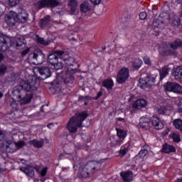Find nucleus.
Wrapping results in <instances>:
<instances>
[{
    "mask_svg": "<svg viewBox=\"0 0 182 182\" xmlns=\"http://www.w3.org/2000/svg\"><path fill=\"white\" fill-rule=\"evenodd\" d=\"M69 6H70L71 14H75L77 12V1L75 0H70L68 2Z\"/></svg>",
    "mask_w": 182,
    "mask_h": 182,
    "instance_id": "393cba45",
    "label": "nucleus"
},
{
    "mask_svg": "<svg viewBox=\"0 0 182 182\" xmlns=\"http://www.w3.org/2000/svg\"><path fill=\"white\" fill-rule=\"evenodd\" d=\"M168 72H170V68H168V67H167V66L164 67L159 71L161 80L164 79V77H166L167 76V75H168Z\"/></svg>",
    "mask_w": 182,
    "mask_h": 182,
    "instance_id": "c85d7f7f",
    "label": "nucleus"
},
{
    "mask_svg": "<svg viewBox=\"0 0 182 182\" xmlns=\"http://www.w3.org/2000/svg\"><path fill=\"white\" fill-rule=\"evenodd\" d=\"M53 68L55 69V70H59L63 68V64H62L61 62L57 61L55 64L53 65Z\"/></svg>",
    "mask_w": 182,
    "mask_h": 182,
    "instance_id": "4c0bfd02",
    "label": "nucleus"
},
{
    "mask_svg": "<svg viewBox=\"0 0 182 182\" xmlns=\"http://www.w3.org/2000/svg\"><path fill=\"white\" fill-rule=\"evenodd\" d=\"M43 107H45V105L42 106L41 108V112H43Z\"/></svg>",
    "mask_w": 182,
    "mask_h": 182,
    "instance_id": "052dcab7",
    "label": "nucleus"
},
{
    "mask_svg": "<svg viewBox=\"0 0 182 182\" xmlns=\"http://www.w3.org/2000/svg\"><path fill=\"white\" fill-rule=\"evenodd\" d=\"M29 60L33 65H42L45 62V55L42 51H38L29 55Z\"/></svg>",
    "mask_w": 182,
    "mask_h": 182,
    "instance_id": "0eeeda50",
    "label": "nucleus"
},
{
    "mask_svg": "<svg viewBox=\"0 0 182 182\" xmlns=\"http://www.w3.org/2000/svg\"><path fill=\"white\" fill-rule=\"evenodd\" d=\"M4 60V55L0 53V62H2Z\"/></svg>",
    "mask_w": 182,
    "mask_h": 182,
    "instance_id": "5fc2aeb1",
    "label": "nucleus"
},
{
    "mask_svg": "<svg viewBox=\"0 0 182 182\" xmlns=\"http://www.w3.org/2000/svg\"><path fill=\"white\" fill-rule=\"evenodd\" d=\"M37 43L40 45H43L44 46H48V45H50V40H45V38L38 36L36 39Z\"/></svg>",
    "mask_w": 182,
    "mask_h": 182,
    "instance_id": "cd10ccee",
    "label": "nucleus"
},
{
    "mask_svg": "<svg viewBox=\"0 0 182 182\" xmlns=\"http://www.w3.org/2000/svg\"><path fill=\"white\" fill-rule=\"evenodd\" d=\"M38 72H39L43 80H45L46 79H48V77H50V76H52L50 68L48 67H41L38 68Z\"/></svg>",
    "mask_w": 182,
    "mask_h": 182,
    "instance_id": "4468645a",
    "label": "nucleus"
},
{
    "mask_svg": "<svg viewBox=\"0 0 182 182\" xmlns=\"http://www.w3.org/2000/svg\"><path fill=\"white\" fill-rule=\"evenodd\" d=\"M58 52H62V51H55L53 54H50L48 55V62L50 65H53L55 63H58V59H62V56H59V54Z\"/></svg>",
    "mask_w": 182,
    "mask_h": 182,
    "instance_id": "a211bd4d",
    "label": "nucleus"
},
{
    "mask_svg": "<svg viewBox=\"0 0 182 182\" xmlns=\"http://www.w3.org/2000/svg\"><path fill=\"white\" fill-rule=\"evenodd\" d=\"M21 2V0H7L9 6H16Z\"/></svg>",
    "mask_w": 182,
    "mask_h": 182,
    "instance_id": "e433bc0d",
    "label": "nucleus"
},
{
    "mask_svg": "<svg viewBox=\"0 0 182 182\" xmlns=\"http://www.w3.org/2000/svg\"><path fill=\"white\" fill-rule=\"evenodd\" d=\"M88 116L89 114H87V111H84L79 114H76L75 116L69 119L66 129L70 133H77V129L86 127V125L83 124V122H85V119Z\"/></svg>",
    "mask_w": 182,
    "mask_h": 182,
    "instance_id": "f03ea898",
    "label": "nucleus"
},
{
    "mask_svg": "<svg viewBox=\"0 0 182 182\" xmlns=\"http://www.w3.org/2000/svg\"><path fill=\"white\" fill-rule=\"evenodd\" d=\"M85 106H86V105H87V102H85Z\"/></svg>",
    "mask_w": 182,
    "mask_h": 182,
    "instance_id": "0e129e2a",
    "label": "nucleus"
},
{
    "mask_svg": "<svg viewBox=\"0 0 182 182\" xmlns=\"http://www.w3.org/2000/svg\"><path fill=\"white\" fill-rule=\"evenodd\" d=\"M139 18L141 21H144V19H146L147 18V13L146 12H141L139 14Z\"/></svg>",
    "mask_w": 182,
    "mask_h": 182,
    "instance_id": "37998d69",
    "label": "nucleus"
},
{
    "mask_svg": "<svg viewBox=\"0 0 182 182\" xmlns=\"http://www.w3.org/2000/svg\"><path fill=\"white\" fill-rule=\"evenodd\" d=\"M71 158H72V160H73L74 161V164H75L74 166H79L80 164V158L76 156L75 154H71Z\"/></svg>",
    "mask_w": 182,
    "mask_h": 182,
    "instance_id": "c9c22d12",
    "label": "nucleus"
},
{
    "mask_svg": "<svg viewBox=\"0 0 182 182\" xmlns=\"http://www.w3.org/2000/svg\"><path fill=\"white\" fill-rule=\"evenodd\" d=\"M8 72V66L5 64L0 65V76H4Z\"/></svg>",
    "mask_w": 182,
    "mask_h": 182,
    "instance_id": "f704fd0d",
    "label": "nucleus"
},
{
    "mask_svg": "<svg viewBox=\"0 0 182 182\" xmlns=\"http://www.w3.org/2000/svg\"><path fill=\"white\" fill-rule=\"evenodd\" d=\"M102 92H99L97 94V97H95V100H97V99H99V97H100V96H102Z\"/></svg>",
    "mask_w": 182,
    "mask_h": 182,
    "instance_id": "603ef678",
    "label": "nucleus"
},
{
    "mask_svg": "<svg viewBox=\"0 0 182 182\" xmlns=\"http://www.w3.org/2000/svg\"><path fill=\"white\" fill-rule=\"evenodd\" d=\"M180 48H182V41L180 39H176L171 43H168L166 44L165 47L160 50L164 53V55H174V50H176V49H180Z\"/></svg>",
    "mask_w": 182,
    "mask_h": 182,
    "instance_id": "20e7f679",
    "label": "nucleus"
},
{
    "mask_svg": "<svg viewBox=\"0 0 182 182\" xmlns=\"http://www.w3.org/2000/svg\"><path fill=\"white\" fill-rule=\"evenodd\" d=\"M39 87V82L34 76H29L26 80H22L19 85L14 87L12 92L13 98L21 102V105L31 103L33 92Z\"/></svg>",
    "mask_w": 182,
    "mask_h": 182,
    "instance_id": "f257e3e1",
    "label": "nucleus"
},
{
    "mask_svg": "<svg viewBox=\"0 0 182 182\" xmlns=\"http://www.w3.org/2000/svg\"><path fill=\"white\" fill-rule=\"evenodd\" d=\"M130 77L129 70L127 68H122L118 73L117 76V82L118 83H124Z\"/></svg>",
    "mask_w": 182,
    "mask_h": 182,
    "instance_id": "1a4fd4ad",
    "label": "nucleus"
},
{
    "mask_svg": "<svg viewBox=\"0 0 182 182\" xmlns=\"http://www.w3.org/2000/svg\"><path fill=\"white\" fill-rule=\"evenodd\" d=\"M21 171L24 173L28 177H33L35 176V171L31 166L21 167L20 168Z\"/></svg>",
    "mask_w": 182,
    "mask_h": 182,
    "instance_id": "4be33fe9",
    "label": "nucleus"
},
{
    "mask_svg": "<svg viewBox=\"0 0 182 182\" xmlns=\"http://www.w3.org/2000/svg\"><path fill=\"white\" fill-rule=\"evenodd\" d=\"M151 120L152 126L156 129V130H161L162 129H164V123H163V121L160 117H159V116L154 115Z\"/></svg>",
    "mask_w": 182,
    "mask_h": 182,
    "instance_id": "ddd939ff",
    "label": "nucleus"
},
{
    "mask_svg": "<svg viewBox=\"0 0 182 182\" xmlns=\"http://www.w3.org/2000/svg\"><path fill=\"white\" fill-rule=\"evenodd\" d=\"M5 12V9L2 8V6H0V16H2Z\"/></svg>",
    "mask_w": 182,
    "mask_h": 182,
    "instance_id": "8fccbe9b",
    "label": "nucleus"
},
{
    "mask_svg": "<svg viewBox=\"0 0 182 182\" xmlns=\"http://www.w3.org/2000/svg\"><path fill=\"white\" fill-rule=\"evenodd\" d=\"M156 82L154 77H146L145 78H140L139 80V86L141 89H146V87L150 89L151 86H154Z\"/></svg>",
    "mask_w": 182,
    "mask_h": 182,
    "instance_id": "6e6552de",
    "label": "nucleus"
},
{
    "mask_svg": "<svg viewBox=\"0 0 182 182\" xmlns=\"http://www.w3.org/2000/svg\"><path fill=\"white\" fill-rule=\"evenodd\" d=\"M147 153H149V151H147V149H142L139 151V153L138 154L139 157H146V156H147Z\"/></svg>",
    "mask_w": 182,
    "mask_h": 182,
    "instance_id": "ea45409f",
    "label": "nucleus"
},
{
    "mask_svg": "<svg viewBox=\"0 0 182 182\" xmlns=\"http://www.w3.org/2000/svg\"><path fill=\"white\" fill-rule=\"evenodd\" d=\"M106 49V48H105L103 50H105Z\"/></svg>",
    "mask_w": 182,
    "mask_h": 182,
    "instance_id": "69168bd1",
    "label": "nucleus"
},
{
    "mask_svg": "<svg viewBox=\"0 0 182 182\" xmlns=\"http://www.w3.org/2000/svg\"><path fill=\"white\" fill-rule=\"evenodd\" d=\"M18 21L19 20L16 12L10 11L9 14L5 16V22L9 25V26H14Z\"/></svg>",
    "mask_w": 182,
    "mask_h": 182,
    "instance_id": "9d476101",
    "label": "nucleus"
},
{
    "mask_svg": "<svg viewBox=\"0 0 182 182\" xmlns=\"http://www.w3.org/2000/svg\"><path fill=\"white\" fill-rule=\"evenodd\" d=\"M38 173V177H40L41 181L43 182L46 180L45 178V176H46V173H48V167H45L42 168L41 166H38V170H37Z\"/></svg>",
    "mask_w": 182,
    "mask_h": 182,
    "instance_id": "5701e85b",
    "label": "nucleus"
},
{
    "mask_svg": "<svg viewBox=\"0 0 182 182\" xmlns=\"http://www.w3.org/2000/svg\"><path fill=\"white\" fill-rule=\"evenodd\" d=\"M164 89L166 92L182 95V87L177 82H168L164 85Z\"/></svg>",
    "mask_w": 182,
    "mask_h": 182,
    "instance_id": "39448f33",
    "label": "nucleus"
},
{
    "mask_svg": "<svg viewBox=\"0 0 182 182\" xmlns=\"http://www.w3.org/2000/svg\"><path fill=\"white\" fill-rule=\"evenodd\" d=\"M117 130V135L119 139H122V140H124L126 136H127V134L124 130L120 129H116Z\"/></svg>",
    "mask_w": 182,
    "mask_h": 182,
    "instance_id": "2f4dec72",
    "label": "nucleus"
},
{
    "mask_svg": "<svg viewBox=\"0 0 182 182\" xmlns=\"http://www.w3.org/2000/svg\"><path fill=\"white\" fill-rule=\"evenodd\" d=\"M9 42L11 45H15L16 48H21L25 45V39L23 38H9L5 35L0 34V52H5L9 49Z\"/></svg>",
    "mask_w": 182,
    "mask_h": 182,
    "instance_id": "7ed1b4c3",
    "label": "nucleus"
},
{
    "mask_svg": "<svg viewBox=\"0 0 182 182\" xmlns=\"http://www.w3.org/2000/svg\"><path fill=\"white\" fill-rule=\"evenodd\" d=\"M181 18H182V11H181Z\"/></svg>",
    "mask_w": 182,
    "mask_h": 182,
    "instance_id": "e2e57ef3",
    "label": "nucleus"
},
{
    "mask_svg": "<svg viewBox=\"0 0 182 182\" xmlns=\"http://www.w3.org/2000/svg\"><path fill=\"white\" fill-rule=\"evenodd\" d=\"M39 26L43 29H49L52 26V23H50V16H47L42 18L39 22Z\"/></svg>",
    "mask_w": 182,
    "mask_h": 182,
    "instance_id": "dca6fc26",
    "label": "nucleus"
},
{
    "mask_svg": "<svg viewBox=\"0 0 182 182\" xmlns=\"http://www.w3.org/2000/svg\"><path fill=\"white\" fill-rule=\"evenodd\" d=\"M58 56H61V59L63 60L67 66H73L75 65V58L69 56V54L62 51L58 52Z\"/></svg>",
    "mask_w": 182,
    "mask_h": 182,
    "instance_id": "f8f14e48",
    "label": "nucleus"
},
{
    "mask_svg": "<svg viewBox=\"0 0 182 182\" xmlns=\"http://www.w3.org/2000/svg\"><path fill=\"white\" fill-rule=\"evenodd\" d=\"M172 137H173V140L175 143H179V141H181L180 134H178L177 133H173L172 135Z\"/></svg>",
    "mask_w": 182,
    "mask_h": 182,
    "instance_id": "58836bf2",
    "label": "nucleus"
},
{
    "mask_svg": "<svg viewBox=\"0 0 182 182\" xmlns=\"http://www.w3.org/2000/svg\"><path fill=\"white\" fill-rule=\"evenodd\" d=\"M120 176L125 182H132L133 180V172L132 171H122L120 173Z\"/></svg>",
    "mask_w": 182,
    "mask_h": 182,
    "instance_id": "aec40b11",
    "label": "nucleus"
},
{
    "mask_svg": "<svg viewBox=\"0 0 182 182\" xmlns=\"http://www.w3.org/2000/svg\"><path fill=\"white\" fill-rule=\"evenodd\" d=\"M80 174L81 177H82V178H86L89 177L90 172L87 169H86L85 167H84L83 168H80Z\"/></svg>",
    "mask_w": 182,
    "mask_h": 182,
    "instance_id": "7c9ffc66",
    "label": "nucleus"
},
{
    "mask_svg": "<svg viewBox=\"0 0 182 182\" xmlns=\"http://www.w3.org/2000/svg\"><path fill=\"white\" fill-rule=\"evenodd\" d=\"M128 151L129 149L127 148L121 149V150L119 151V154L121 156H124Z\"/></svg>",
    "mask_w": 182,
    "mask_h": 182,
    "instance_id": "c03bdc74",
    "label": "nucleus"
},
{
    "mask_svg": "<svg viewBox=\"0 0 182 182\" xmlns=\"http://www.w3.org/2000/svg\"><path fill=\"white\" fill-rule=\"evenodd\" d=\"M176 4L182 5V0H176Z\"/></svg>",
    "mask_w": 182,
    "mask_h": 182,
    "instance_id": "4d7b16f0",
    "label": "nucleus"
},
{
    "mask_svg": "<svg viewBox=\"0 0 182 182\" xmlns=\"http://www.w3.org/2000/svg\"><path fill=\"white\" fill-rule=\"evenodd\" d=\"M47 127H48V129H51V127H53V124H48Z\"/></svg>",
    "mask_w": 182,
    "mask_h": 182,
    "instance_id": "6e6d98bb",
    "label": "nucleus"
},
{
    "mask_svg": "<svg viewBox=\"0 0 182 182\" xmlns=\"http://www.w3.org/2000/svg\"><path fill=\"white\" fill-rule=\"evenodd\" d=\"M163 153H174L176 148L173 145L165 144L162 148Z\"/></svg>",
    "mask_w": 182,
    "mask_h": 182,
    "instance_id": "a878e982",
    "label": "nucleus"
},
{
    "mask_svg": "<svg viewBox=\"0 0 182 182\" xmlns=\"http://www.w3.org/2000/svg\"><path fill=\"white\" fill-rule=\"evenodd\" d=\"M139 126L142 129H149L150 127V118L147 116L141 117L139 119Z\"/></svg>",
    "mask_w": 182,
    "mask_h": 182,
    "instance_id": "412c9836",
    "label": "nucleus"
},
{
    "mask_svg": "<svg viewBox=\"0 0 182 182\" xmlns=\"http://www.w3.org/2000/svg\"><path fill=\"white\" fill-rule=\"evenodd\" d=\"M169 132H170V129H167L166 130V132H162V135H163V136H167V134H168Z\"/></svg>",
    "mask_w": 182,
    "mask_h": 182,
    "instance_id": "3c124183",
    "label": "nucleus"
},
{
    "mask_svg": "<svg viewBox=\"0 0 182 182\" xmlns=\"http://www.w3.org/2000/svg\"><path fill=\"white\" fill-rule=\"evenodd\" d=\"M103 87H106L107 90H112L113 89V86H114V82H113V80L107 79L102 82Z\"/></svg>",
    "mask_w": 182,
    "mask_h": 182,
    "instance_id": "b1692460",
    "label": "nucleus"
},
{
    "mask_svg": "<svg viewBox=\"0 0 182 182\" xmlns=\"http://www.w3.org/2000/svg\"><path fill=\"white\" fill-rule=\"evenodd\" d=\"M166 112H167V109L164 107H161L158 109L159 114H166Z\"/></svg>",
    "mask_w": 182,
    "mask_h": 182,
    "instance_id": "79ce46f5",
    "label": "nucleus"
},
{
    "mask_svg": "<svg viewBox=\"0 0 182 182\" xmlns=\"http://www.w3.org/2000/svg\"><path fill=\"white\" fill-rule=\"evenodd\" d=\"M28 52H29V50H26V51H23V53L24 55H26V53H28Z\"/></svg>",
    "mask_w": 182,
    "mask_h": 182,
    "instance_id": "bf43d9fd",
    "label": "nucleus"
},
{
    "mask_svg": "<svg viewBox=\"0 0 182 182\" xmlns=\"http://www.w3.org/2000/svg\"><path fill=\"white\" fill-rule=\"evenodd\" d=\"M58 5L59 1L58 0H41L35 4V6L37 9H42V8H46V6L55 8V6H58Z\"/></svg>",
    "mask_w": 182,
    "mask_h": 182,
    "instance_id": "423d86ee",
    "label": "nucleus"
},
{
    "mask_svg": "<svg viewBox=\"0 0 182 182\" xmlns=\"http://www.w3.org/2000/svg\"><path fill=\"white\" fill-rule=\"evenodd\" d=\"M147 106V101L144 99H139L136 100L133 105V109H143Z\"/></svg>",
    "mask_w": 182,
    "mask_h": 182,
    "instance_id": "6ab92c4d",
    "label": "nucleus"
},
{
    "mask_svg": "<svg viewBox=\"0 0 182 182\" xmlns=\"http://www.w3.org/2000/svg\"><path fill=\"white\" fill-rule=\"evenodd\" d=\"M7 144L8 145L6 146L7 150L9 149H11V150L15 151V150H19V149H21V147H23V146H25V142L22 141L16 144L11 141H8Z\"/></svg>",
    "mask_w": 182,
    "mask_h": 182,
    "instance_id": "2eb2a0df",
    "label": "nucleus"
},
{
    "mask_svg": "<svg viewBox=\"0 0 182 182\" xmlns=\"http://www.w3.org/2000/svg\"><path fill=\"white\" fill-rule=\"evenodd\" d=\"M178 112L182 113V99L179 100V103L178 104Z\"/></svg>",
    "mask_w": 182,
    "mask_h": 182,
    "instance_id": "a18cd8bd",
    "label": "nucleus"
},
{
    "mask_svg": "<svg viewBox=\"0 0 182 182\" xmlns=\"http://www.w3.org/2000/svg\"><path fill=\"white\" fill-rule=\"evenodd\" d=\"M175 182H182V179L178 178Z\"/></svg>",
    "mask_w": 182,
    "mask_h": 182,
    "instance_id": "13d9d810",
    "label": "nucleus"
},
{
    "mask_svg": "<svg viewBox=\"0 0 182 182\" xmlns=\"http://www.w3.org/2000/svg\"><path fill=\"white\" fill-rule=\"evenodd\" d=\"M2 96H4V94L2 92H0V98L2 97Z\"/></svg>",
    "mask_w": 182,
    "mask_h": 182,
    "instance_id": "680f3d73",
    "label": "nucleus"
},
{
    "mask_svg": "<svg viewBox=\"0 0 182 182\" xmlns=\"http://www.w3.org/2000/svg\"><path fill=\"white\" fill-rule=\"evenodd\" d=\"M90 1L93 5H99L102 2V0H90Z\"/></svg>",
    "mask_w": 182,
    "mask_h": 182,
    "instance_id": "49530a36",
    "label": "nucleus"
},
{
    "mask_svg": "<svg viewBox=\"0 0 182 182\" xmlns=\"http://www.w3.org/2000/svg\"><path fill=\"white\" fill-rule=\"evenodd\" d=\"M11 106L13 108V110H18V106L16 102H12Z\"/></svg>",
    "mask_w": 182,
    "mask_h": 182,
    "instance_id": "de8ad7c7",
    "label": "nucleus"
},
{
    "mask_svg": "<svg viewBox=\"0 0 182 182\" xmlns=\"http://www.w3.org/2000/svg\"><path fill=\"white\" fill-rule=\"evenodd\" d=\"M29 144H31V146H33V147H36L37 149H41V147H43V141L33 139L32 141H29Z\"/></svg>",
    "mask_w": 182,
    "mask_h": 182,
    "instance_id": "bb28decb",
    "label": "nucleus"
},
{
    "mask_svg": "<svg viewBox=\"0 0 182 182\" xmlns=\"http://www.w3.org/2000/svg\"><path fill=\"white\" fill-rule=\"evenodd\" d=\"M117 122H124V119L122 117H118L117 118Z\"/></svg>",
    "mask_w": 182,
    "mask_h": 182,
    "instance_id": "864d4df0",
    "label": "nucleus"
},
{
    "mask_svg": "<svg viewBox=\"0 0 182 182\" xmlns=\"http://www.w3.org/2000/svg\"><path fill=\"white\" fill-rule=\"evenodd\" d=\"M100 166H102V164H100L98 161H92L87 163V164L85 166V170H87L90 174H93L96 170H99L100 168Z\"/></svg>",
    "mask_w": 182,
    "mask_h": 182,
    "instance_id": "9b49d317",
    "label": "nucleus"
},
{
    "mask_svg": "<svg viewBox=\"0 0 182 182\" xmlns=\"http://www.w3.org/2000/svg\"><path fill=\"white\" fill-rule=\"evenodd\" d=\"M144 63L145 65H149V66L151 65V60H150V58L147 55H144L143 58Z\"/></svg>",
    "mask_w": 182,
    "mask_h": 182,
    "instance_id": "a19ab883",
    "label": "nucleus"
},
{
    "mask_svg": "<svg viewBox=\"0 0 182 182\" xmlns=\"http://www.w3.org/2000/svg\"><path fill=\"white\" fill-rule=\"evenodd\" d=\"M8 134L5 131H2L0 129V141H6L8 144Z\"/></svg>",
    "mask_w": 182,
    "mask_h": 182,
    "instance_id": "72a5a7b5",
    "label": "nucleus"
},
{
    "mask_svg": "<svg viewBox=\"0 0 182 182\" xmlns=\"http://www.w3.org/2000/svg\"><path fill=\"white\" fill-rule=\"evenodd\" d=\"M80 99H81V100H92V97H81Z\"/></svg>",
    "mask_w": 182,
    "mask_h": 182,
    "instance_id": "09e8293b",
    "label": "nucleus"
},
{
    "mask_svg": "<svg viewBox=\"0 0 182 182\" xmlns=\"http://www.w3.org/2000/svg\"><path fill=\"white\" fill-rule=\"evenodd\" d=\"M141 65H143V60L141 59H136L132 63L134 69H140V68H141Z\"/></svg>",
    "mask_w": 182,
    "mask_h": 182,
    "instance_id": "473e14b6",
    "label": "nucleus"
},
{
    "mask_svg": "<svg viewBox=\"0 0 182 182\" xmlns=\"http://www.w3.org/2000/svg\"><path fill=\"white\" fill-rule=\"evenodd\" d=\"M17 18L21 22H26L29 18V14L26 10L21 8L18 9V13L17 14Z\"/></svg>",
    "mask_w": 182,
    "mask_h": 182,
    "instance_id": "f3484780",
    "label": "nucleus"
},
{
    "mask_svg": "<svg viewBox=\"0 0 182 182\" xmlns=\"http://www.w3.org/2000/svg\"><path fill=\"white\" fill-rule=\"evenodd\" d=\"M80 11L84 13L89 12L90 11V6L87 2H84L80 4Z\"/></svg>",
    "mask_w": 182,
    "mask_h": 182,
    "instance_id": "c756f323",
    "label": "nucleus"
}]
</instances>
